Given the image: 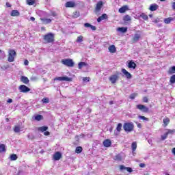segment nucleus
I'll list each match as a JSON object with an SVG mask.
<instances>
[{"instance_id": "nucleus-1", "label": "nucleus", "mask_w": 175, "mask_h": 175, "mask_svg": "<svg viewBox=\"0 0 175 175\" xmlns=\"http://www.w3.org/2000/svg\"><path fill=\"white\" fill-rule=\"evenodd\" d=\"M43 40L44 43H53L55 41V36L53 33H48L43 36Z\"/></svg>"}, {"instance_id": "nucleus-2", "label": "nucleus", "mask_w": 175, "mask_h": 175, "mask_svg": "<svg viewBox=\"0 0 175 175\" xmlns=\"http://www.w3.org/2000/svg\"><path fill=\"white\" fill-rule=\"evenodd\" d=\"M123 129L127 133L132 132L135 129V125L132 122H126L123 125Z\"/></svg>"}, {"instance_id": "nucleus-3", "label": "nucleus", "mask_w": 175, "mask_h": 175, "mask_svg": "<svg viewBox=\"0 0 175 175\" xmlns=\"http://www.w3.org/2000/svg\"><path fill=\"white\" fill-rule=\"evenodd\" d=\"M61 63L68 68H73L75 66V62L72 59H63L61 60Z\"/></svg>"}, {"instance_id": "nucleus-4", "label": "nucleus", "mask_w": 175, "mask_h": 175, "mask_svg": "<svg viewBox=\"0 0 175 175\" xmlns=\"http://www.w3.org/2000/svg\"><path fill=\"white\" fill-rule=\"evenodd\" d=\"M16 55H17V53H16V51H14V49H9L8 57V62H14V57H16Z\"/></svg>"}, {"instance_id": "nucleus-5", "label": "nucleus", "mask_w": 175, "mask_h": 175, "mask_svg": "<svg viewBox=\"0 0 175 175\" xmlns=\"http://www.w3.org/2000/svg\"><path fill=\"white\" fill-rule=\"evenodd\" d=\"M120 79V72H117L116 74L112 75L109 77V80L111 83V84H116L118 79Z\"/></svg>"}, {"instance_id": "nucleus-6", "label": "nucleus", "mask_w": 175, "mask_h": 175, "mask_svg": "<svg viewBox=\"0 0 175 175\" xmlns=\"http://www.w3.org/2000/svg\"><path fill=\"white\" fill-rule=\"evenodd\" d=\"M18 90H19L20 92H22L23 94H27V93L29 92V91H31V88H28L25 85H21L18 87Z\"/></svg>"}, {"instance_id": "nucleus-7", "label": "nucleus", "mask_w": 175, "mask_h": 175, "mask_svg": "<svg viewBox=\"0 0 175 175\" xmlns=\"http://www.w3.org/2000/svg\"><path fill=\"white\" fill-rule=\"evenodd\" d=\"M136 109H137L138 110H140L143 113H148V111H150V109H148V107L142 104L137 105Z\"/></svg>"}, {"instance_id": "nucleus-8", "label": "nucleus", "mask_w": 175, "mask_h": 175, "mask_svg": "<svg viewBox=\"0 0 175 175\" xmlns=\"http://www.w3.org/2000/svg\"><path fill=\"white\" fill-rule=\"evenodd\" d=\"M59 80V81H72V78L68 77H59L54 78V81Z\"/></svg>"}, {"instance_id": "nucleus-9", "label": "nucleus", "mask_w": 175, "mask_h": 175, "mask_svg": "<svg viewBox=\"0 0 175 175\" xmlns=\"http://www.w3.org/2000/svg\"><path fill=\"white\" fill-rule=\"evenodd\" d=\"M103 7V1H99L96 5L95 10L96 12H100V10L102 9Z\"/></svg>"}, {"instance_id": "nucleus-10", "label": "nucleus", "mask_w": 175, "mask_h": 175, "mask_svg": "<svg viewBox=\"0 0 175 175\" xmlns=\"http://www.w3.org/2000/svg\"><path fill=\"white\" fill-rule=\"evenodd\" d=\"M121 72L123 73V75H124L126 79H132V75L125 68H122Z\"/></svg>"}, {"instance_id": "nucleus-11", "label": "nucleus", "mask_w": 175, "mask_h": 175, "mask_svg": "<svg viewBox=\"0 0 175 175\" xmlns=\"http://www.w3.org/2000/svg\"><path fill=\"white\" fill-rule=\"evenodd\" d=\"M62 158V154H61V152H56L53 154V159L54 161H59Z\"/></svg>"}, {"instance_id": "nucleus-12", "label": "nucleus", "mask_w": 175, "mask_h": 175, "mask_svg": "<svg viewBox=\"0 0 175 175\" xmlns=\"http://www.w3.org/2000/svg\"><path fill=\"white\" fill-rule=\"evenodd\" d=\"M159 8V5L157 3L151 4L149 7V10L150 12H155V10H158V8Z\"/></svg>"}, {"instance_id": "nucleus-13", "label": "nucleus", "mask_w": 175, "mask_h": 175, "mask_svg": "<svg viewBox=\"0 0 175 175\" xmlns=\"http://www.w3.org/2000/svg\"><path fill=\"white\" fill-rule=\"evenodd\" d=\"M104 147H111V140L109 139H105L103 142Z\"/></svg>"}, {"instance_id": "nucleus-14", "label": "nucleus", "mask_w": 175, "mask_h": 175, "mask_svg": "<svg viewBox=\"0 0 175 175\" xmlns=\"http://www.w3.org/2000/svg\"><path fill=\"white\" fill-rule=\"evenodd\" d=\"M142 36L139 33H135L134 37L132 38L133 43H136V42H139L140 40V38Z\"/></svg>"}, {"instance_id": "nucleus-15", "label": "nucleus", "mask_w": 175, "mask_h": 175, "mask_svg": "<svg viewBox=\"0 0 175 175\" xmlns=\"http://www.w3.org/2000/svg\"><path fill=\"white\" fill-rule=\"evenodd\" d=\"M128 68H129V69H136V63H135L133 60L130 61L128 64Z\"/></svg>"}, {"instance_id": "nucleus-16", "label": "nucleus", "mask_w": 175, "mask_h": 175, "mask_svg": "<svg viewBox=\"0 0 175 175\" xmlns=\"http://www.w3.org/2000/svg\"><path fill=\"white\" fill-rule=\"evenodd\" d=\"M66 8H75L76 6V3L75 1H68L65 4Z\"/></svg>"}, {"instance_id": "nucleus-17", "label": "nucleus", "mask_w": 175, "mask_h": 175, "mask_svg": "<svg viewBox=\"0 0 175 175\" xmlns=\"http://www.w3.org/2000/svg\"><path fill=\"white\" fill-rule=\"evenodd\" d=\"M127 10H129L128 5H123L119 9L118 12L119 13H125V12H127Z\"/></svg>"}, {"instance_id": "nucleus-18", "label": "nucleus", "mask_w": 175, "mask_h": 175, "mask_svg": "<svg viewBox=\"0 0 175 175\" xmlns=\"http://www.w3.org/2000/svg\"><path fill=\"white\" fill-rule=\"evenodd\" d=\"M107 18H108L107 14H103L102 16H100L97 18V22L100 23V21H102L103 20H107Z\"/></svg>"}, {"instance_id": "nucleus-19", "label": "nucleus", "mask_w": 175, "mask_h": 175, "mask_svg": "<svg viewBox=\"0 0 175 175\" xmlns=\"http://www.w3.org/2000/svg\"><path fill=\"white\" fill-rule=\"evenodd\" d=\"M21 81H22V83H23V84H29V79L27 77L21 76Z\"/></svg>"}, {"instance_id": "nucleus-20", "label": "nucleus", "mask_w": 175, "mask_h": 175, "mask_svg": "<svg viewBox=\"0 0 175 175\" xmlns=\"http://www.w3.org/2000/svg\"><path fill=\"white\" fill-rule=\"evenodd\" d=\"M10 16L12 17H17L20 16V12H18L17 10H14L11 12Z\"/></svg>"}, {"instance_id": "nucleus-21", "label": "nucleus", "mask_w": 175, "mask_h": 175, "mask_svg": "<svg viewBox=\"0 0 175 175\" xmlns=\"http://www.w3.org/2000/svg\"><path fill=\"white\" fill-rule=\"evenodd\" d=\"M85 28H91L92 31H96V27L90 24V23H85L84 24Z\"/></svg>"}, {"instance_id": "nucleus-22", "label": "nucleus", "mask_w": 175, "mask_h": 175, "mask_svg": "<svg viewBox=\"0 0 175 175\" xmlns=\"http://www.w3.org/2000/svg\"><path fill=\"white\" fill-rule=\"evenodd\" d=\"M108 50L109 53H114L117 51V49L116 48V46L114 45H111L109 46Z\"/></svg>"}, {"instance_id": "nucleus-23", "label": "nucleus", "mask_w": 175, "mask_h": 175, "mask_svg": "<svg viewBox=\"0 0 175 175\" xmlns=\"http://www.w3.org/2000/svg\"><path fill=\"white\" fill-rule=\"evenodd\" d=\"M172 21H174V18L169 17V18H164L165 24H170V23H172Z\"/></svg>"}, {"instance_id": "nucleus-24", "label": "nucleus", "mask_w": 175, "mask_h": 175, "mask_svg": "<svg viewBox=\"0 0 175 175\" xmlns=\"http://www.w3.org/2000/svg\"><path fill=\"white\" fill-rule=\"evenodd\" d=\"M132 21V18H131V16H129V15H125L123 17V21L124 23H129V21Z\"/></svg>"}, {"instance_id": "nucleus-25", "label": "nucleus", "mask_w": 175, "mask_h": 175, "mask_svg": "<svg viewBox=\"0 0 175 175\" xmlns=\"http://www.w3.org/2000/svg\"><path fill=\"white\" fill-rule=\"evenodd\" d=\"M40 21H42L44 24H50L51 23V19L46 18H40Z\"/></svg>"}, {"instance_id": "nucleus-26", "label": "nucleus", "mask_w": 175, "mask_h": 175, "mask_svg": "<svg viewBox=\"0 0 175 175\" xmlns=\"http://www.w3.org/2000/svg\"><path fill=\"white\" fill-rule=\"evenodd\" d=\"M47 129H49V127L47 126H42L41 127H39L38 129V130L40 131V132H45L46 131H47Z\"/></svg>"}, {"instance_id": "nucleus-27", "label": "nucleus", "mask_w": 175, "mask_h": 175, "mask_svg": "<svg viewBox=\"0 0 175 175\" xmlns=\"http://www.w3.org/2000/svg\"><path fill=\"white\" fill-rule=\"evenodd\" d=\"M75 152H76V154H81V152H83V147L77 146L75 148Z\"/></svg>"}, {"instance_id": "nucleus-28", "label": "nucleus", "mask_w": 175, "mask_h": 175, "mask_svg": "<svg viewBox=\"0 0 175 175\" xmlns=\"http://www.w3.org/2000/svg\"><path fill=\"white\" fill-rule=\"evenodd\" d=\"M163 122L164 124V126H166L167 125H169V123L170 122V119L169 118H165L163 120Z\"/></svg>"}, {"instance_id": "nucleus-29", "label": "nucleus", "mask_w": 175, "mask_h": 175, "mask_svg": "<svg viewBox=\"0 0 175 175\" xmlns=\"http://www.w3.org/2000/svg\"><path fill=\"white\" fill-rule=\"evenodd\" d=\"M118 31L122 32V33H125V32L128 31V27H118Z\"/></svg>"}, {"instance_id": "nucleus-30", "label": "nucleus", "mask_w": 175, "mask_h": 175, "mask_svg": "<svg viewBox=\"0 0 175 175\" xmlns=\"http://www.w3.org/2000/svg\"><path fill=\"white\" fill-rule=\"evenodd\" d=\"M131 148L133 152H134V151H136V148H137V144L136 142H133L131 144Z\"/></svg>"}, {"instance_id": "nucleus-31", "label": "nucleus", "mask_w": 175, "mask_h": 175, "mask_svg": "<svg viewBox=\"0 0 175 175\" xmlns=\"http://www.w3.org/2000/svg\"><path fill=\"white\" fill-rule=\"evenodd\" d=\"M122 129V123L118 124V125L116 126L117 132H118V133H120L121 132Z\"/></svg>"}, {"instance_id": "nucleus-32", "label": "nucleus", "mask_w": 175, "mask_h": 175, "mask_svg": "<svg viewBox=\"0 0 175 175\" xmlns=\"http://www.w3.org/2000/svg\"><path fill=\"white\" fill-rule=\"evenodd\" d=\"M175 73V66H172L169 68L168 74L169 75H174Z\"/></svg>"}, {"instance_id": "nucleus-33", "label": "nucleus", "mask_w": 175, "mask_h": 175, "mask_svg": "<svg viewBox=\"0 0 175 175\" xmlns=\"http://www.w3.org/2000/svg\"><path fill=\"white\" fill-rule=\"evenodd\" d=\"M6 152V147L5 146V144H0V154L1 152Z\"/></svg>"}, {"instance_id": "nucleus-34", "label": "nucleus", "mask_w": 175, "mask_h": 175, "mask_svg": "<svg viewBox=\"0 0 175 175\" xmlns=\"http://www.w3.org/2000/svg\"><path fill=\"white\" fill-rule=\"evenodd\" d=\"M17 158H18L17 157V154H12L10 155V161H17Z\"/></svg>"}, {"instance_id": "nucleus-35", "label": "nucleus", "mask_w": 175, "mask_h": 175, "mask_svg": "<svg viewBox=\"0 0 175 175\" xmlns=\"http://www.w3.org/2000/svg\"><path fill=\"white\" fill-rule=\"evenodd\" d=\"M139 16L142 18H143V20H145L146 21H147V20H148V16L147 14H146L145 13H142Z\"/></svg>"}, {"instance_id": "nucleus-36", "label": "nucleus", "mask_w": 175, "mask_h": 175, "mask_svg": "<svg viewBox=\"0 0 175 175\" xmlns=\"http://www.w3.org/2000/svg\"><path fill=\"white\" fill-rule=\"evenodd\" d=\"M80 16V12L79 11H75L72 14L73 18H77V17Z\"/></svg>"}, {"instance_id": "nucleus-37", "label": "nucleus", "mask_w": 175, "mask_h": 175, "mask_svg": "<svg viewBox=\"0 0 175 175\" xmlns=\"http://www.w3.org/2000/svg\"><path fill=\"white\" fill-rule=\"evenodd\" d=\"M170 84H175V75L170 77Z\"/></svg>"}, {"instance_id": "nucleus-38", "label": "nucleus", "mask_w": 175, "mask_h": 175, "mask_svg": "<svg viewBox=\"0 0 175 175\" xmlns=\"http://www.w3.org/2000/svg\"><path fill=\"white\" fill-rule=\"evenodd\" d=\"M36 121H41V120H43V116L42 115H36L35 116Z\"/></svg>"}, {"instance_id": "nucleus-39", "label": "nucleus", "mask_w": 175, "mask_h": 175, "mask_svg": "<svg viewBox=\"0 0 175 175\" xmlns=\"http://www.w3.org/2000/svg\"><path fill=\"white\" fill-rule=\"evenodd\" d=\"M21 129L20 126H14V132H15V133H19Z\"/></svg>"}, {"instance_id": "nucleus-40", "label": "nucleus", "mask_w": 175, "mask_h": 175, "mask_svg": "<svg viewBox=\"0 0 175 175\" xmlns=\"http://www.w3.org/2000/svg\"><path fill=\"white\" fill-rule=\"evenodd\" d=\"M114 161H122V157L120 154H117L113 158Z\"/></svg>"}, {"instance_id": "nucleus-41", "label": "nucleus", "mask_w": 175, "mask_h": 175, "mask_svg": "<svg viewBox=\"0 0 175 175\" xmlns=\"http://www.w3.org/2000/svg\"><path fill=\"white\" fill-rule=\"evenodd\" d=\"M35 0H27V5H29V6L32 5H35Z\"/></svg>"}, {"instance_id": "nucleus-42", "label": "nucleus", "mask_w": 175, "mask_h": 175, "mask_svg": "<svg viewBox=\"0 0 175 175\" xmlns=\"http://www.w3.org/2000/svg\"><path fill=\"white\" fill-rule=\"evenodd\" d=\"M165 133L167 135V136L168 135H173L174 133H175V130L168 129L167 132H166Z\"/></svg>"}, {"instance_id": "nucleus-43", "label": "nucleus", "mask_w": 175, "mask_h": 175, "mask_svg": "<svg viewBox=\"0 0 175 175\" xmlns=\"http://www.w3.org/2000/svg\"><path fill=\"white\" fill-rule=\"evenodd\" d=\"M85 62H79L78 64L79 69H82L83 66H85Z\"/></svg>"}, {"instance_id": "nucleus-44", "label": "nucleus", "mask_w": 175, "mask_h": 175, "mask_svg": "<svg viewBox=\"0 0 175 175\" xmlns=\"http://www.w3.org/2000/svg\"><path fill=\"white\" fill-rule=\"evenodd\" d=\"M42 103H49L50 99L47 97H45V98H42Z\"/></svg>"}, {"instance_id": "nucleus-45", "label": "nucleus", "mask_w": 175, "mask_h": 175, "mask_svg": "<svg viewBox=\"0 0 175 175\" xmlns=\"http://www.w3.org/2000/svg\"><path fill=\"white\" fill-rule=\"evenodd\" d=\"M136 96H137V93H133L130 95L129 98L130 99H135L136 98Z\"/></svg>"}, {"instance_id": "nucleus-46", "label": "nucleus", "mask_w": 175, "mask_h": 175, "mask_svg": "<svg viewBox=\"0 0 175 175\" xmlns=\"http://www.w3.org/2000/svg\"><path fill=\"white\" fill-rule=\"evenodd\" d=\"M139 118H140V120H144V121H148L149 120L148 118H146L145 116H139Z\"/></svg>"}, {"instance_id": "nucleus-47", "label": "nucleus", "mask_w": 175, "mask_h": 175, "mask_svg": "<svg viewBox=\"0 0 175 175\" xmlns=\"http://www.w3.org/2000/svg\"><path fill=\"white\" fill-rule=\"evenodd\" d=\"M142 100H143L144 103H148V97L144 96V97L142 98Z\"/></svg>"}, {"instance_id": "nucleus-48", "label": "nucleus", "mask_w": 175, "mask_h": 175, "mask_svg": "<svg viewBox=\"0 0 175 175\" xmlns=\"http://www.w3.org/2000/svg\"><path fill=\"white\" fill-rule=\"evenodd\" d=\"M77 42H83V36H79L77 37Z\"/></svg>"}, {"instance_id": "nucleus-49", "label": "nucleus", "mask_w": 175, "mask_h": 175, "mask_svg": "<svg viewBox=\"0 0 175 175\" xmlns=\"http://www.w3.org/2000/svg\"><path fill=\"white\" fill-rule=\"evenodd\" d=\"M167 139V134L165 133L163 135H161V140L163 141Z\"/></svg>"}, {"instance_id": "nucleus-50", "label": "nucleus", "mask_w": 175, "mask_h": 175, "mask_svg": "<svg viewBox=\"0 0 175 175\" xmlns=\"http://www.w3.org/2000/svg\"><path fill=\"white\" fill-rule=\"evenodd\" d=\"M90 80H91L90 77H85L83 78V81H90Z\"/></svg>"}, {"instance_id": "nucleus-51", "label": "nucleus", "mask_w": 175, "mask_h": 175, "mask_svg": "<svg viewBox=\"0 0 175 175\" xmlns=\"http://www.w3.org/2000/svg\"><path fill=\"white\" fill-rule=\"evenodd\" d=\"M126 170H127V172H129V173H132V172H133L132 169L129 167H126Z\"/></svg>"}, {"instance_id": "nucleus-52", "label": "nucleus", "mask_w": 175, "mask_h": 175, "mask_svg": "<svg viewBox=\"0 0 175 175\" xmlns=\"http://www.w3.org/2000/svg\"><path fill=\"white\" fill-rule=\"evenodd\" d=\"M44 136H50V132L49 131H44Z\"/></svg>"}, {"instance_id": "nucleus-53", "label": "nucleus", "mask_w": 175, "mask_h": 175, "mask_svg": "<svg viewBox=\"0 0 175 175\" xmlns=\"http://www.w3.org/2000/svg\"><path fill=\"white\" fill-rule=\"evenodd\" d=\"M120 169L121 170H125L126 169V167H125L124 165H120Z\"/></svg>"}, {"instance_id": "nucleus-54", "label": "nucleus", "mask_w": 175, "mask_h": 175, "mask_svg": "<svg viewBox=\"0 0 175 175\" xmlns=\"http://www.w3.org/2000/svg\"><path fill=\"white\" fill-rule=\"evenodd\" d=\"M139 167H146V164L141 163H139Z\"/></svg>"}, {"instance_id": "nucleus-55", "label": "nucleus", "mask_w": 175, "mask_h": 175, "mask_svg": "<svg viewBox=\"0 0 175 175\" xmlns=\"http://www.w3.org/2000/svg\"><path fill=\"white\" fill-rule=\"evenodd\" d=\"M153 23H154V24H158V23H159V18H156L154 20Z\"/></svg>"}, {"instance_id": "nucleus-56", "label": "nucleus", "mask_w": 175, "mask_h": 175, "mask_svg": "<svg viewBox=\"0 0 175 175\" xmlns=\"http://www.w3.org/2000/svg\"><path fill=\"white\" fill-rule=\"evenodd\" d=\"M5 5H6L7 8H12V5L9 2H7L5 3Z\"/></svg>"}, {"instance_id": "nucleus-57", "label": "nucleus", "mask_w": 175, "mask_h": 175, "mask_svg": "<svg viewBox=\"0 0 175 175\" xmlns=\"http://www.w3.org/2000/svg\"><path fill=\"white\" fill-rule=\"evenodd\" d=\"M8 103H12L13 102V99L12 98H9L8 100H7Z\"/></svg>"}, {"instance_id": "nucleus-58", "label": "nucleus", "mask_w": 175, "mask_h": 175, "mask_svg": "<svg viewBox=\"0 0 175 175\" xmlns=\"http://www.w3.org/2000/svg\"><path fill=\"white\" fill-rule=\"evenodd\" d=\"M172 9L175 10V2L172 3Z\"/></svg>"}, {"instance_id": "nucleus-59", "label": "nucleus", "mask_w": 175, "mask_h": 175, "mask_svg": "<svg viewBox=\"0 0 175 175\" xmlns=\"http://www.w3.org/2000/svg\"><path fill=\"white\" fill-rule=\"evenodd\" d=\"M24 64L25 65H28V64H29V62H28V60H25Z\"/></svg>"}, {"instance_id": "nucleus-60", "label": "nucleus", "mask_w": 175, "mask_h": 175, "mask_svg": "<svg viewBox=\"0 0 175 175\" xmlns=\"http://www.w3.org/2000/svg\"><path fill=\"white\" fill-rule=\"evenodd\" d=\"M30 20L31 21H35V17H33V16L30 17Z\"/></svg>"}, {"instance_id": "nucleus-61", "label": "nucleus", "mask_w": 175, "mask_h": 175, "mask_svg": "<svg viewBox=\"0 0 175 175\" xmlns=\"http://www.w3.org/2000/svg\"><path fill=\"white\" fill-rule=\"evenodd\" d=\"M172 154L175 155V148H172Z\"/></svg>"}, {"instance_id": "nucleus-62", "label": "nucleus", "mask_w": 175, "mask_h": 175, "mask_svg": "<svg viewBox=\"0 0 175 175\" xmlns=\"http://www.w3.org/2000/svg\"><path fill=\"white\" fill-rule=\"evenodd\" d=\"M41 31H46V27H41Z\"/></svg>"}, {"instance_id": "nucleus-63", "label": "nucleus", "mask_w": 175, "mask_h": 175, "mask_svg": "<svg viewBox=\"0 0 175 175\" xmlns=\"http://www.w3.org/2000/svg\"><path fill=\"white\" fill-rule=\"evenodd\" d=\"M52 16H53V17H55V16H57V14H56L55 12H53V13L52 14Z\"/></svg>"}, {"instance_id": "nucleus-64", "label": "nucleus", "mask_w": 175, "mask_h": 175, "mask_svg": "<svg viewBox=\"0 0 175 175\" xmlns=\"http://www.w3.org/2000/svg\"><path fill=\"white\" fill-rule=\"evenodd\" d=\"M137 126H138V128H142V124L139 123V124H137Z\"/></svg>"}]
</instances>
